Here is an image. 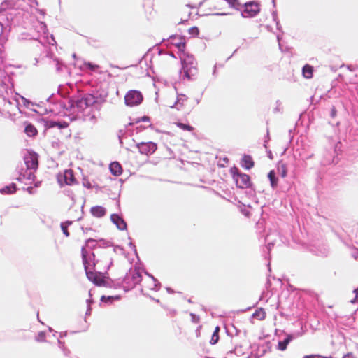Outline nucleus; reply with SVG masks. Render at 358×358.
<instances>
[{
  "label": "nucleus",
  "instance_id": "1",
  "mask_svg": "<svg viewBox=\"0 0 358 358\" xmlns=\"http://www.w3.org/2000/svg\"><path fill=\"white\" fill-rule=\"evenodd\" d=\"M238 0H203L199 7L206 15H226L229 9H239Z\"/></svg>",
  "mask_w": 358,
  "mask_h": 358
},
{
  "label": "nucleus",
  "instance_id": "2",
  "mask_svg": "<svg viewBox=\"0 0 358 358\" xmlns=\"http://www.w3.org/2000/svg\"><path fill=\"white\" fill-rule=\"evenodd\" d=\"M24 163L26 164L27 169L29 171V172L25 175H23V178H27L28 179H31L34 177V172L36 171L38 166V156L35 152H29L24 157Z\"/></svg>",
  "mask_w": 358,
  "mask_h": 358
},
{
  "label": "nucleus",
  "instance_id": "3",
  "mask_svg": "<svg viewBox=\"0 0 358 358\" xmlns=\"http://www.w3.org/2000/svg\"><path fill=\"white\" fill-rule=\"evenodd\" d=\"M231 173L236 182V187L244 189L251 186L250 178L245 173H239L237 168L234 167L231 169Z\"/></svg>",
  "mask_w": 358,
  "mask_h": 358
},
{
  "label": "nucleus",
  "instance_id": "4",
  "mask_svg": "<svg viewBox=\"0 0 358 358\" xmlns=\"http://www.w3.org/2000/svg\"><path fill=\"white\" fill-rule=\"evenodd\" d=\"M57 181L60 186L73 185L78 184L72 169H66L63 173L58 174Z\"/></svg>",
  "mask_w": 358,
  "mask_h": 358
},
{
  "label": "nucleus",
  "instance_id": "5",
  "mask_svg": "<svg viewBox=\"0 0 358 358\" xmlns=\"http://www.w3.org/2000/svg\"><path fill=\"white\" fill-rule=\"evenodd\" d=\"M141 290L143 292H149L156 290L158 288L157 280L151 275L143 273V278L141 282Z\"/></svg>",
  "mask_w": 358,
  "mask_h": 358
},
{
  "label": "nucleus",
  "instance_id": "6",
  "mask_svg": "<svg viewBox=\"0 0 358 358\" xmlns=\"http://www.w3.org/2000/svg\"><path fill=\"white\" fill-rule=\"evenodd\" d=\"M124 100L127 106H136L142 102L143 95L139 91L134 90H130L126 94Z\"/></svg>",
  "mask_w": 358,
  "mask_h": 358
},
{
  "label": "nucleus",
  "instance_id": "7",
  "mask_svg": "<svg viewBox=\"0 0 358 358\" xmlns=\"http://www.w3.org/2000/svg\"><path fill=\"white\" fill-rule=\"evenodd\" d=\"M260 10L259 4L257 1H250L245 3L242 15L245 17H251L256 15Z\"/></svg>",
  "mask_w": 358,
  "mask_h": 358
},
{
  "label": "nucleus",
  "instance_id": "8",
  "mask_svg": "<svg viewBox=\"0 0 358 358\" xmlns=\"http://www.w3.org/2000/svg\"><path fill=\"white\" fill-rule=\"evenodd\" d=\"M143 278L142 272L139 269L135 268L129 271V275L125 278L127 283H131V286H135L140 284Z\"/></svg>",
  "mask_w": 358,
  "mask_h": 358
},
{
  "label": "nucleus",
  "instance_id": "9",
  "mask_svg": "<svg viewBox=\"0 0 358 358\" xmlns=\"http://www.w3.org/2000/svg\"><path fill=\"white\" fill-rule=\"evenodd\" d=\"M137 148L141 154L145 155H150L153 154L157 148V145L153 142H141L137 144Z\"/></svg>",
  "mask_w": 358,
  "mask_h": 358
},
{
  "label": "nucleus",
  "instance_id": "10",
  "mask_svg": "<svg viewBox=\"0 0 358 358\" xmlns=\"http://www.w3.org/2000/svg\"><path fill=\"white\" fill-rule=\"evenodd\" d=\"M86 275L89 280L93 282L96 285L104 286L106 285V280L100 273L87 271Z\"/></svg>",
  "mask_w": 358,
  "mask_h": 358
},
{
  "label": "nucleus",
  "instance_id": "11",
  "mask_svg": "<svg viewBox=\"0 0 358 358\" xmlns=\"http://www.w3.org/2000/svg\"><path fill=\"white\" fill-rule=\"evenodd\" d=\"M171 43L176 47L180 51H184L186 47L185 39L183 36H173L170 38Z\"/></svg>",
  "mask_w": 358,
  "mask_h": 358
},
{
  "label": "nucleus",
  "instance_id": "12",
  "mask_svg": "<svg viewBox=\"0 0 358 358\" xmlns=\"http://www.w3.org/2000/svg\"><path fill=\"white\" fill-rule=\"evenodd\" d=\"M112 222L117 226L120 230L127 229V224L124 220L117 214H113L110 217Z\"/></svg>",
  "mask_w": 358,
  "mask_h": 358
},
{
  "label": "nucleus",
  "instance_id": "13",
  "mask_svg": "<svg viewBox=\"0 0 358 358\" xmlns=\"http://www.w3.org/2000/svg\"><path fill=\"white\" fill-rule=\"evenodd\" d=\"M254 161L250 155H245L241 159V166L245 169H250L254 166Z\"/></svg>",
  "mask_w": 358,
  "mask_h": 358
},
{
  "label": "nucleus",
  "instance_id": "14",
  "mask_svg": "<svg viewBox=\"0 0 358 358\" xmlns=\"http://www.w3.org/2000/svg\"><path fill=\"white\" fill-rule=\"evenodd\" d=\"M110 171L114 176H120L122 173V168L120 164L117 162H113L110 164Z\"/></svg>",
  "mask_w": 358,
  "mask_h": 358
},
{
  "label": "nucleus",
  "instance_id": "15",
  "mask_svg": "<svg viewBox=\"0 0 358 358\" xmlns=\"http://www.w3.org/2000/svg\"><path fill=\"white\" fill-rule=\"evenodd\" d=\"M252 317L257 320H264L266 317V313L263 308H258L253 313Z\"/></svg>",
  "mask_w": 358,
  "mask_h": 358
},
{
  "label": "nucleus",
  "instance_id": "16",
  "mask_svg": "<svg viewBox=\"0 0 358 358\" xmlns=\"http://www.w3.org/2000/svg\"><path fill=\"white\" fill-rule=\"evenodd\" d=\"M92 214L96 217H101L106 214V209L100 206H94L91 208Z\"/></svg>",
  "mask_w": 358,
  "mask_h": 358
},
{
  "label": "nucleus",
  "instance_id": "17",
  "mask_svg": "<svg viewBox=\"0 0 358 358\" xmlns=\"http://www.w3.org/2000/svg\"><path fill=\"white\" fill-rule=\"evenodd\" d=\"M278 173L282 177L285 178L287 175V165L282 161L279 162L277 164Z\"/></svg>",
  "mask_w": 358,
  "mask_h": 358
},
{
  "label": "nucleus",
  "instance_id": "18",
  "mask_svg": "<svg viewBox=\"0 0 358 358\" xmlns=\"http://www.w3.org/2000/svg\"><path fill=\"white\" fill-rule=\"evenodd\" d=\"M82 98L88 107L94 105L97 102L96 97L92 94H87Z\"/></svg>",
  "mask_w": 358,
  "mask_h": 358
},
{
  "label": "nucleus",
  "instance_id": "19",
  "mask_svg": "<svg viewBox=\"0 0 358 358\" xmlns=\"http://www.w3.org/2000/svg\"><path fill=\"white\" fill-rule=\"evenodd\" d=\"M302 73L306 78H311L313 74V68L309 64H306L302 69Z\"/></svg>",
  "mask_w": 358,
  "mask_h": 358
},
{
  "label": "nucleus",
  "instance_id": "20",
  "mask_svg": "<svg viewBox=\"0 0 358 358\" xmlns=\"http://www.w3.org/2000/svg\"><path fill=\"white\" fill-rule=\"evenodd\" d=\"M71 106L78 108L80 110L82 111L88 107L86 103H85L83 98L74 101L73 103Z\"/></svg>",
  "mask_w": 358,
  "mask_h": 358
},
{
  "label": "nucleus",
  "instance_id": "21",
  "mask_svg": "<svg viewBox=\"0 0 358 358\" xmlns=\"http://www.w3.org/2000/svg\"><path fill=\"white\" fill-rule=\"evenodd\" d=\"M24 131L29 136H34L38 134L36 128L31 124L26 126Z\"/></svg>",
  "mask_w": 358,
  "mask_h": 358
},
{
  "label": "nucleus",
  "instance_id": "22",
  "mask_svg": "<svg viewBox=\"0 0 358 358\" xmlns=\"http://www.w3.org/2000/svg\"><path fill=\"white\" fill-rule=\"evenodd\" d=\"M268 178H269L271 187L275 188L278 186V178L275 177V173L273 170L268 173Z\"/></svg>",
  "mask_w": 358,
  "mask_h": 358
},
{
  "label": "nucleus",
  "instance_id": "23",
  "mask_svg": "<svg viewBox=\"0 0 358 358\" xmlns=\"http://www.w3.org/2000/svg\"><path fill=\"white\" fill-rule=\"evenodd\" d=\"M175 124L183 131L192 132L194 130V128L189 124H185L180 122H175Z\"/></svg>",
  "mask_w": 358,
  "mask_h": 358
},
{
  "label": "nucleus",
  "instance_id": "24",
  "mask_svg": "<svg viewBox=\"0 0 358 358\" xmlns=\"http://www.w3.org/2000/svg\"><path fill=\"white\" fill-rule=\"evenodd\" d=\"M16 191V185L15 183H12L8 186H6L5 187L1 189V192L3 194H12L15 192Z\"/></svg>",
  "mask_w": 358,
  "mask_h": 358
},
{
  "label": "nucleus",
  "instance_id": "25",
  "mask_svg": "<svg viewBox=\"0 0 358 358\" xmlns=\"http://www.w3.org/2000/svg\"><path fill=\"white\" fill-rule=\"evenodd\" d=\"M292 340V336L290 335L287 336V337L282 341H280L278 343V349L283 351L286 350L287 345Z\"/></svg>",
  "mask_w": 358,
  "mask_h": 358
},
{
  "label": "nucleus",
  "instance_id": "26",
  "mask_svg": "<svg viewBox=\"0 0 358 358\" xmlns=\"http://www.w3.org/2000/svg\"><path fill=\"white\" fill-rule=\"evenodd\" d=\"M69 126V123L66 122H55V121H50L49 122V127H57L59 129L66 128Z\"/></svg>",
  "mask_w": 358,
  "mask_h": 358
},
{
  "label": "nucleus",
  "instance_id": "27",
  "mask_svg": "<svg viewBox=\"0 0 358 358\" xmlns=\"http://www.w3.org/2000/svg\"><path fill=\"white\" fill-rule=\"evenodd\" d=\"M85 66H86L87 68H88L89 69L92 70V71H95L96 70L99 66L97 65V64H94L90 62H85L84 64Z\"/></svg>",
  "mask_w": 358,
  "mask_h": 358
},
{
  "label": "nucleus",
  "instance_id": "28",
  "mask_svg": "<svg viewBox=\"0 0 358 358\" xmlns=\"http://www.w3.org/2000/svg\"><path fill=\"white\" fill-rule=\"evenodd\" d=\"M188 31L189 34L194 36H198L199 34V29L196 27H191L190 29H189Z\"/></svg>",
  "mask_w": 358,
  "mask_h": 358
},
{
  "label": "nucleus",
  "instance_id": "29",
  "mask_svg": "<svg viewBox=\"0 0 358 358\" xmlns=\"http://www.w3.org/2000/svg\"><path fill=\"white\" fill-rule=\"evenodd\" d=\"M90 257H86L85 259H83V265H84V267H85V269L86 272L89 271H88L89 267L91 266L90 262Z\"/></svg>",
  "mask_w": 358,
  "mask_h": 358
},
{
  "label": "nucleus",
  "instance_id": "30",
  "mask_svg": "<svg viewBox=\"0 0 358 358\" xmlns=\"http://www.w3.org/2000/svg\"><path fill=\"white\" fill-rule=\"evenodd\" d=\"M219 341V334H217V333H213L212 336H211V339H210V343L214 345L215 343H217Z\"/></svg>",
  "mask_w": 358,
  "mask_h": 358
},
{
  "label": "nucleus",
  "instance_id": "31",
  "mask_svg": "<svg viewBox=\"0 0 358 358\" xmlns=\"http://www.w3.org/2000/svg\"><path fill=\"white\" fill-rule=\"evenodd\" d=\"M61 228H62V230L64 234L66 236H69V232L68 231L67 226L65 225L64 224H61Z\"/></svg>",
  "mask_w": 358,
  "mask_h": 358
},
{
  "label": "nucleus",
  "instance_id": "32",
  "mask_svg": "<svg viewBox=\"0 0 358 358\" xmlns=\"http://www.w3.org/2000/svg\"><path fill=\"white\" fill-rule=\"evenodd\" d=\"M81 255H82V259H85L86 257H89L88 252L85 247H82Z\"/></svg>",
  "mask_w": 358,
  "mask_h": 358
},
{
  "label": "nucleus",
  "instance_id": "33",
  "mask_svg": "<svg viewBox=\"0 0 358 358\" xmlns=\"http://www.w3.org/2000/svg\"><path fill=\"white\" fill-rule=\"evenodd\" d=\"M354 292L355 293V297L351 301L352 303H355L358 299V287L354 290Z\"/></svg>",
  "mask_w": 358,
  "mask_h": 358
},
{
  "label": "nucleus",
  "instance_id": "34",
  "mask_svg": "<svg viewBox=\"0 0 358 358\" xmlns=\"http://www.w3.org/2000/svg\"><path fill=\"white\" fill-rule=\"evenodd\" d=\"M111 298L112 297H110V296H108L106 298L105 296H101V300L102 301H106V300H110Z\"/></svg>",
  "mask_w": 358,
  "mask_h": 358
},
{
  "label": "nucleus",
  "instance_id": "35",
  "mask_svg": "<svg viewBox=\"0 0 358 358\" xmlns=\"http://www.w3.org/2000/svg\"><path fill=\"white\" fill-rule=\"evenodd\" d=\"M150 118L147 116H144L143 117H141V121L143 122H147V121H149Z\"/></svg>",
  "mask_w": 358,
  "mask_h": 358
},
{
  "label": "nucleus",
  "instance_id": "36",
  "mask_svg": "<svg viewBox=\"0 0 358 358\" xmlns=\"http://www.w3.org/2000/svg\"><path fill=\"white\" fill-rule=\"evenodd\" d=\"M3 24L0 22V36L3 34Z\"/></svg>",
  "mask_w": 358,
  "mask_h": 358
},
{
  "label": "nucleus",
  "instance_id": "37",
  "mask_svg": "<svg viewBox=\"0 0 358 358\" xmlns=\"http://www.w3.org/2000/svg\"><path fill=\"white\" fill-rule=\"evenodd\" d=\"M305 358H317V355H306L304 357Z\"/></svg>",
  "mask_w": 358,
  "mask_h": 358
},
{
  "label": "nucleus",
  "instance_id": "38",
  "mask_svg": "<svg viewBox=\"0 0 358 358\" xmlns=\"http://www.w3.org/2000/svg\"><path fill=\"white\" fill-rule=\"evenodd\" d=\"M219 331H220V327L217 326L215 327L213 333H217V334H219Z\"/></svg>",
  "mask_w": 358,
  "mask_h": 358
},
{
  "label": "nucleus",
  "instance_id": "39",
  "mask_svg": "<svg viewBox=\"0 0 358 358\" xmlns=\"http://www.w3.org/2000/svg\"><path fill=\"white\" fill-rule=\"evenodd\" d=\"M32 187H28V190L29 191V192H31L30 189H31Z\"/></svg>",
  "mask_w": 358,
  "mask_h": 358
},
{
  "label": "nucleus",
  "instance_id": "40",
  "mask_svg": "<svg viewBox=\"0 0 358 358\" xmlns=\"http://www.w3.org/2000/svg\"><path fill=\"white\" fill-rule=\"evenodd\" d=\"M303 358H305V357H303Z\"/></svg>",
  "mask_w": 358,
  "mask_h": 358
}]
</instances>
